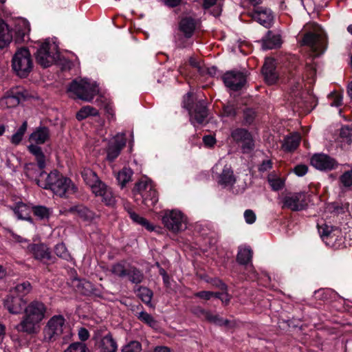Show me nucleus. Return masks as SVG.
I'll list each match as a JSON object with an SVG mask.
<instances>
[{
  "instance_id": "a18cd8bd",
  "label": "nucleus",
  "mask_w": 352,
  "mask_h": 352,
  "mask_svg": "<svg viewBox=\"0 0 352 352\" xmlns=\"http://www.w3.org/2000/svg\"><path fill=\"white\" fill-rule=\"evenodd\" d=\"M54 252L55 254L67 261L72 260V256L69 252L65 244L63 242L57 243L54 248Z\"/></svg>"
},
{
  "instance_id": "f257e3e1",
  "label": "nucleus",
  "mask_w": 352,
  "mask_h": 352,
  "mask_svg": "<svg viewBox=\"0 0 352 352\" xmlns=\"http://www.w3.org/2000/svg\"><path fill=\"white\" fill-rule=\"evenodd\" d=\"M40 170L38 177L35 179L39 187L51 190L60 197H67L77 191L78 188L71 179L63 176L58 170H53L48 174L44 169Z\"/></svg>"
},
{
  "instance_id": "c9c22d12",
  "label": "nucleus",
  "mask_w": 352,
  "mask_h": 352,
  "mask_svg": "<svg viewBox=\"0 0 352 352\" xmlns=\"http://www.w3.org/2000/svg\"><path fill=\"white\" fill-rule=\"evenodd\" d=\"M135 291L138 292V296L145 305L151 307H153L151 300L153 296V292L151 289L147 287L139 286Z\"/></svg>"
},
{
  "instance_id": "f8f14e48",
  "label": "nucleus",
  "mask_w": 352,
  "mask_h": 352,
  "mask_svg": "<svg viewBox=\"0 0 352 352\" xmlns=\"http://www.w3.org/2000/svg\"><path fill=\"white\" fill-rule=\"evenodd\" d=\"M51 44L49 41L42 43L35 53L36 61L43 68H47L52 65L58 56L57 53L50 52Z\"/></svg>"
},
{
  "instance_id": "9b49d317",
  "label": "nucleus",
  "mask_w": 352,
  "mask_h": 352,
  "mask_svg": "<svg viewBox=\"0 0 352 352\" xmlns=\"http://www.w3.org/2000/svg\"><path fill=\"white\" fill-rule=\"evenodd\" d=\"M301 44L311 47L316 53H323L327 48V37L326 35L309 32L304 34Z\"/></svg>"
},
{
  "instance_id": "680f3d73",
  "label": "nucleus",
  "mask_w": 352,
  "mask_h": 352,
  "mask_svg": "<svg viewBox=\"0 0 352 352\" xmlns=\"http://www.w3.org/2000/svg\"><path fill=\"white\" fill-rule=\"evenodd\" d=\"M308 166L304 164H297L294 168V173L298 177H302L306 175L308 171Z\"/></svg>"
},
{
  "instance_id": "f704fd0d",
  "label": "nucleus",
  "mask_w": 352,
  "mask_h": 352,
  "mask_svg": "<svg viewBox=\"0 0 352 352\" xmlns=\"http://www.w3.org/2000/svg\"><path fill=\"white\" fill-rule=\"evenodd\" d=\"M267 182L273 191H279L285 186V179L277 176L275 171L271 172L268 175Z\"/></svg>"
},
{
  "instance_id": "0eeeda50",
  "label": "nucleus",
  "mask_w": 352,
  "mask_h": 352,
  "mask_svg": "<svg viewBox=\"0 0 352 352\" xmlns=\"http://www.w3.org/2000/svg\"><path fill=\"white\" fill-rule=\"evenodd\" d=\"M231 138L239 151L245 155L252 153L256 147L253 134L247 129L238 127L231 132Z\"/></svg>"
},
{
  "instance_id": "aec40b11",
  "label": "nucleus",
  "mask_w": 352,
  "mask_h": 352,
  "mask_svg": "<svg viewBox=\"0 0 352 352\" xmlns=\"http://www.w3.org/2000/svg\"><path fill=\"white\" fill-rule=\"evenodd\" d=\"M190 115V120L192 124L196 123L198 124H202L208 115V109L207 103L204 100H199L197 101L192 110L188 111Z\"/></svg>"
},
{
  "instance_id": "473e14b6",
  "label": "nucleus",
  "mask_w": 352,
  "mask_h": 352,
  "mask_svg": "<svg viewBox=\"0 0 352 352\" xmlns=\"http://www.w3.org/2000/svg\"><path fill=\"white\" fill-rule=\"evenodd\" d=\"M236 182L232 170L228 167L224 166L222 173L219 175V184L226 186H233Z\"/></svg>"
},
{
  "instance_id": "7c9ffc66",
  "label": "nucleus",
  "mask_w": 352,
  "mask_h": 352,
  "mask_svg": "<svg viewBox=\"0 0 352 352\" xmlns=\"http://www.w3.org/2000/svg\"><path fill=\"white\" fill-rule=\"evenodd\" d=\"M78 290L84 296H91L92 294L100 296L98 294V289L95 288L93 283L85 279H78L76 284Z\"/></svg>"
},
{
  "instance_id": "c756f323",
  "label": "nucleus",
  "mask_w": 352,
  "mask_h": 352,
  "mask_svg": "<svg viewBox=\"0 0 352 352\" xmlns=\"http://www.w3.org/2000/svg\"><path fill=\"white\" fill-rule=\"evenodd\" d=\"M126 277L129 280L135 285H139L144 280V274L142 270L138 268L135 265H128V272Z\"/></svg>"
},
{
  "instance_id": "b1692460",
  "label": "nucleus",
  "mask_w": 352,
  "mask_h": 352,
  "mask_svg": "<svg viewBox=\"0 0 352 352\" xmlns=\"http://www.w3.org/2000/svg\"><path fill=\"white\" fill-rule=\"evenodd\" d=\"M10 208L14 212L18 219L26 221L31 224L34 223V220L30 215L32 212V206L23 201H18L13 206H10Z\"/></svg>"
},
{
  "instance_id": "423d86ee",
  "label": "nucleus",
  "mask_w": 352,
  "mask_h": 352,
  "mask_svg": "<svg viewBox=\"0 0 352 352\" xmlns=\"http://www.w3.org/2000/svg\"><path fill=\"white\" fill-rule=\"evenodd\" d=\"M13 73L21 78H27L34 68L32 54L28 47L17 49L12 58Z\"/></svg>"
},
{
  "instance_id": "20e7f679",
  "label": "nucleus",
  "mask_w": 352,
  "mask_h": 352,
  "mask_svg": "<svg viewBox=\"0 0 352 352\" xmlns=\"http://www.w3.org/2000/svg\"><path fill=\"white\" fill-rule=\"evenodd\" d=\"M50 136L49 127L40 125L34 129L28 138L30 144L27 146V150L34 156L39 170H43L46 166V157L40 145L48 142L50 140Z\"/></svg>"
},
{
  "instance_id": "ea45409f",
  "label": "nucleus",
  "mask_w": 352,
  "mask_h": 352,
  "mask_svg": "<svg viewBox=\"0 0 352 352\" xmlns=\"http://www.w3.org/2000/svg\"><path fill=\"white\" fill-rule=\"evenodd\" d=\"M194 2L200 4L205 10H208L214 6L212 12V14L214 16H219L221 13V8L219 5H217V0H194Z\"/></svg>"
},
{
  "instance_id": "3c124183",
  "label": "nucleus",
  "mask_w": 352,
  "mask_h": 352,
  "mask_svg": "<svg viewBox=\"0 0 352 352\" xmlns=\"http://www.w3.org/2000/svg\"><path fill=\"white\" fill-rule=\"evenodd\" d=\"M191 313L199 318L205 320L208 322L211 312L201 306H195L191 308Z\"/></svg>"
},
{
  "instance_id": "58836bf2",
  "label": "nucleus",
  "mask_w": 352,
  "mask_h": 352,
  "mask_svg": "<svg viewBox=\"0 0 352 352\" xmlns=\"http://www.w3.org/2000/svg\"><path fill=\"white\" fill-rule=\"evenodd\" d=\"M301 138L299 135H292L285 139L283 148L285 151L293 152L299 146Z\"/></svg>"
},
{
  "instance_id": "4be33fe9",
  "label": "nucleus",
  "mask_w": 352,
  "mask_h": 352,
  "mask_svg": "<svg viewBox=\"0 0 352 352\" xmlns=\"http://www.w3.org/2000/svg\"><path fill=\"white\" fill-rule=\"evenodd\" d=\"M27 304L26 300L9 292L3 300V306L12 314H19L23 312Z\"/></svg>"
},
{
  "instance_id": "4d7b16f0",
  "label": "nucleus",
  "mask_w": 352,
  "mask_h": 352,
  "mask_svg": "<svg viewBox=\"0 0 352 352\" xmlns=\"http://www.w3.org/2000/svg\"><path fill=\"white\" fill-rule=\"evenodd\" d=\"M222 110L223 115L226 117L234 118L236 116V107L234 102L223 104Z\"/></svg>"
},
{
  "instance_id": "052dcab7",
  "label": "nucleus",
  "mask_w": 352,
  "mask_h": 352,
  "mask_svg": "<svg viewBox=\"0 0 352 352\" xmlns=\"http://www.w3.org/2000/svg\"><path fill=\"white\" fill-rule=\"evenodd\" d=\"M189 64L191 67L196 69L200 75H204L205 73V68L201 66L200 61L195 57L189 58Z\"/></svg>"
},
{
  "instance_id": "8fccbe9b",
  "label": "nucleus",
  "mask_w": 352,
  "mask_h": 352,
  "mask_svg": "<svg viewBox=\"0 0 352 352\" xmlns=\"http://www.w3.org/2000/svg\"><path fill=\"white\" fill-rule=\"evenodd\" d=\"M208 322L219 327H226L228 328H230L231 327L230 320L228 319H224L223 318L219 316L217 314L213 315L212 313L210 314Z\"/></svg>"
},
{
  "instance_id": "4c0bfd02",
  "label": "nucleus",
  "mask_w": 352,
  "mask_h": 352,
  "mask_svg": "<svg viewBox=\"0 0 352 352\" xmlns=\"http://www.w3.org/2000/svg\"><path fill=\"white\" fill-rule=\"evenodd\" d=\"M252 250L250 248H239L236 255V262L242 265H246L252 261Z\"/></svg>"
},
{
  "instance_id": "79ce46f5",
  "label": "nucleus",
  "mask_w": 352,
  "mask_h": 352,
  "mask_svg": "<svg viewBox=\"0 0 352 352\" xmlns=\"http://www.w3.org/2000/svg\"><path fill=\"white\" fill-rule=\"evenodd\" d=\"M150 186H152L150 185L147 181L144 180H139L135 184V186L132 189V194L137 203H138V197L147 191Z\"/></svg>"
},
{
  "instance_id": "2f4dec72",
  "label": "nucleus",
  "mask_w": 352,
  "mask_h": 352,
  "mask_svg": "<svg viewBox=\"0 0 352 352\" xmlns=\"http://www.w3.org/2000/svg\"><path fill=\"white\" fill-rule=\"evenodd\" d=\"M81 176L87 185H88L91 191L93 190L94 186H97L98 182H101L96 172L90 168H85L81 172Z\"/></svg>"
},
{
  "instance_id": "6ab92c4d",
  "label": "nucleus",
  "mask_w": 352,
  "mask_h": 352,
  "mask_svg": "<svg viewBox=\"0 0 352 352\" xmlns=\"http://www.w3.org/2000/svg\"><path fill=\"white\" fill-rule=\"evenodd\" d=\"M252 17L265 28H270L274 24V15L271 9L266 7H255L252 11Z\"/></svg>"
},
{
  "instance_id": "ddd939ff",
  "label": "nucleus",
  "mask_w": 352,
  "mask_h": 352,
  "mask_svg": "<svg viewBox=\"0 0 352 352\" xmlns=\"http://www.w3.org/2000/svg\"><path fill=\"white\" fill-rule=\"evenodd\" d=\"M126 138L124 133H117L111 140L108 142L106 152V159L113 162L120 155L122 150L126 146Z\"/></svg>"
},
{
  "instance_id": "cd10ccee",
  "label": "nucleus",
  "mask_w": 352,
  "mask_h": 352,
  "mask_svg": "<svg viewBox=\"0 0 352 352\" xmlns=\"http://www.w3.org/2000/svg\"><path fill=\"white\" fill-rule=\"evenodd\" d=\"M140 201L148 208L154 207L155 204L158 201V193L157 190L153 186H150L147 191L138 197V202ZM138 204H139V203Z\"/></svg>"
},
{
  "instance_id": "bb28decb",
  "label": "nucleus",
  "mask_w": 352,
  "mask_h": 352,
  "mask_svg": "<svg viewBox=\"0 0 352 352\" xmlns=\"http://www.w3.org/2000/svg\"><path fill=\"white\" fill-rule=\"evenodd\" d=\"M282 45L281 36L268 30L262 38V48L265 50L279 48Z\"/></svg>"
},
{
  "instance_id": "5701e85b",
  "label": "nucleus",
  "mask_w": 352,
  "mask_h": 352,
  "mask_svg": "<svg viewBox=\"0 0 352 352\" xmlns=\"http://www.w3.org/2000/svg\"><path fill=\"white\" fill-rule=\"evenodd\" d=\"M301 194H295L292 196H285L283 199V209H289L292 211L305 210L307 204Z\"/></svg>"
},
{
  "instance_id": "4468645a",
  "label": "nucleus",
  "mask_w": 352,
  "mask_h": 352,
  "mask_svg": "<svg viewBox=\"0 0 352 352\" xmlns=\"http://www.w3.org/2000/svg\"><path fill=\"white\" fill-rule=\"evenodd\" d=\"M226 87L234 91H238L243 89L247 82L246 75L240 71H228L222 76Z\"/></svg>"
},
{
  "instance_id": "864d4df0",
  "label": "nucleus",
  "mask_w": 352,
  "mask_h": 352,
  "mask_svg": "<svg viewBox=\"0 0 352 352\" xmlns=\"http://www.w3.org/2000/svg\"><path fill=\"white\" fill-rule=\"evenodd\" d=\"M256 116V111L252 108H246L243 111V124L245 125H251Z\"/></svg>"
},
{
  "instance_id": "338daca9",
  "label": "nucleus",
  "mask_w": 352,
  "mask_h": 352,
  "mask_svg": "<svg viewBox=\"0 0 352 352\" xmlns=\"http://www.w3.org/2000/svg\"><path fill=\"white\" fill-rule=\"evenodd\" d=\"M194 296L206 300H209L212 298V292L210 291H200L194 294Z\"/></svg>"
},
{
  "instance_id": "603ef678",
  "label": "nucleus",
  "mask_w": 352,
  "mask_h": 352,
  "mask_svg": "<svg viewBox=\"0 0 352 352\" xmlns=\"http://www.w3.org/2000/svg\"><path fill=\"white\" fill-rule=\"evenodd\" d=\"M142 344L137 340H132L122 347L121 352H141Z\"/></svg>"
},
{
  "instance_id": "09e8293b",
  "label": "nucleus",
  "mask_w": 352,
  "mask_h": 352,
  "mask_svg": "<svg viewBox=\"0 0 352 352\" xmlns=\"http://www.w3.org/2000/svg\"><path fill=\"white\" fill-rule=\"evenodd\" d=\"M112 274L120 278H125L126 277L128 272V266L126 267L125 264L123 262H118L112 265L111 267Z\"/></svg>"
},
{
  "instance_id": "de8ad7c7",
  "label": "nucleus",
  "mask_w": 352,
  "mask_h": 352,
  "mask_svg": "<svg viewBox=\"0 0 352 352\" xmlns=\"http://www.w3.org/2000/svg\"><path fill=\"white\" fill-rule=\"evenodd\" d=\"M340 141L350 145L352 142V126L344 125L342 126L339 134Z\"/></svg>"
},
{
  "instance_id": "774afa93",
  "label": "nucleus",
  "mask_w": 352,
  "mask_h": 352,
  "mask_svg": "<svg viewBox=\"0 0 352 352\" xmlns=\"http://www.w3.org/2000/svg\"><path fill=\"white\" fill-rule=\"evenodd\" d=\"M164 6L169 8H175L181 6L184 0H162Z\"/></svg>"
},
{
  "instance_id": "e2e57ef3",
  "label": "nucleus",
  "mask_w": 352,
  "mask_h": 352,
  "mask_svg": "<svg viewBox=\"0 0 352 352\" xmlns=\"http://www.w3.org/2000/svg\"><path fill=\"white\" fill-rule=\"evenodd\" d=\"M334 211L340 214H344L345 212H348L349 214L350 215V212H349V203H345V204H342L341 205L337 204L336 206L334 207Z\"/></svg>"
},
{
  "instance_id": "c03bdc74",
  "label": "nucleus",
  "mask_w": 352,
  "mask_h": 352,
  "mask_svg": "<svg viewBox=\"0 0 352 352\" xmlns=\"http://www.w3.org/2000/svg\"><path fill=\"white\" fill-rule=\"evenodd\" d=\"M135 316L139 320L151 328H155L157 325V320L151 314L144 311L136 312Z\"/></svg>"
},
{
  "instance_id": "f3484780",
  "label": "nucleus",
  "mask_w": 352,
  "mask_h": 352,
  "mask_svg": "<svg viewBox=\"0 0 352 352\" xmlns=\"http://www.w3.org/2000/svg\"><path fill=\"white\" fill-rule=\"evenodd\" d=\"M96 197H100L102 202L107 207L115 208L117 204L116 196L112 188L102 181L94 186L91 191Z\"/></svg>"
},
{
  "instance_id": "bf43d9fd",
  "label": "nucleus",
  "mask_w": 352,
  "mask_h": 352,
  "mask_svg": "<svg viewBox=\"0 0 352 352\" xmlns=\"http://www.w3.org/2000/svg\"><path fill=\"white\" fill-rule=\"evenodd\" d=\"M192 94L191 92H188L184 96L183 101H182V107L188 110V111H190L192 110V107L195 103L192 99Z\"/></svg>"
},
{
  "instance_id": "6e6552de",
  "label": "nucleus",
  "mask_w": 352,
  "mask_h": 352,
  "mask_svg": "<svg viewBox=\"0 0 352 352\" xmlns=\"http://www.w3.org/2000/svg\"><path fill=\"white\" fill-rule=\"evenodd\" d=\"M67 91L72 94L78 99L90 102L94 99L97 90L96 86L89 83L87 80H81L78 82L76 80H73L68 85Z\"/></svg>"
},
{
  "instance_id": "49530a36",
  "label": "nucleus",
  "mask_w": 352,
  "mask_h": 352,
  "mask_svg": "<svg viewBox=\"0 0 352 352\" xmlns=\"http://www.w3.org/2000/svg\"><path fill=\"white\" fill-rule=\"evenodd\" d=\"M129 217L135 223L141 225L142 227L145 228L148 231H153L154 230V226L149 223V221L140 216L138 214H137L135 212H129Z\"/></svg>"
},
{
  "instance_id": "c85d7f7f",
  "label": "nucleus",
  "mask_w": 352,
  "mask_h": 352,
  "mask_svg": "<svg viewBox=\"0 0 352 352\" xmlns=\"http://www.w3.org/2000/svg\"><path fill=\"white\" fill-rule=\"evenodd\" d=\"M100 352H116L118 344L111 333L104 336L99 344Z\"/></svg>"
},
{
  "instance_id": "69168bd1",
  "label": "nucleus",
  "mask_w": 352,
  "mask_h": 352,
  "mask_svg": "<svg viewBox=\"0 0 352 352\" xmlns=\"http://www.w3.org/2000/svg\"><path fill=\"white\" fill-rule=\"evenodd\" d=\"M244 218L247 223L252 224L256 221V214L253 210L248 209L244 212Z\"/></svg>"
},
{
  "instance_id": "393cba45",
  "label": "nucleus",
  "mask_w": 352,
  "mask_h": 352,
  "mask_svg": "<svg viewBox=\"0 0 352 352\" xmlns=\"http://www.w3.org/2000/svg\"><path fill=\"white\" fill-rule=\"evenodd\" d=\"M318 230L320 238L327 245H333L337 239L335 232H338L335 226H328L327 223L318 224Z\"/></svg>"
},
{
  "instance_id": "2eb2a0df",
  "label": "nucleus",
  "mask_w": 352,
  "mask_h": 352,
  "mask_svg": "<svg viewBox=\"0 0 352 352\" xmlns=\"http://www.w3.org/2000/svg\"><path fill=\"white\" fill-rule=\"evenodd\" d=\"M310 164L317 170L324 172L335 170L338 166L334 158L323 153L314 154L310 159Z\"/></svg>"
},
{
  "instance_id": "7ed1b4c3",
  "label": "nucleus",
  "mask_w": 352,
  "mask_h": 352,
  "mask_svg": "<svg viewBox=\"0 0 352 352\" xmlns=\"http://www.w3.org/2000/svg\"><path fill=\"white\" fill-rule=\"evenodd\" d=\"M30 25L25 19H19L14 22L13 30L9 28L8 25L3 19L0 18V48L8 46L12 41L16 43H22L29 38Z\"/></svg>"
},
{
  "instance_id": "a878e982",
  "label": "nucleus",
  "mask_w": 352,
  "mask_h": 352,
  "mask_svg": "<svg viewBox=\"0 0 352 352\" xmlns=\"http://www.w3.org/2000/svg\"><path fill=\"white\" fill-rule=\"evenodd\" d=\"M71 214H77L83 221L91 223L95 219L96 213L83 204H77L69 208Z\"/></svg>"
},
{
  "instance_id": "e433bc0d",
  "label": "nucleus",
  "mask_w": 352,
  "mask_h": 352,
  "mask_svg": "<svg viewBox=\"0 0 352 352\" xmlns=\"http://www.w3.org/2000/svg\"><path fill=\"white\" fill-rule=\"evenodd\" d=\"M31 290L32 285L29 281L26 280L17 284L14 287L10 290V293L24 298V297L29 294Z\"/></svg>"
},
{
  "instance_id": "a211bd4d",
  "label": "nucleus",
  "mask_w": 352,
  "mask_h": 352,
  "mask_svg": "<svg viewBox=\"0 0 352 352\" xmlns=\"http://www.w3.org/2000/svg\"><path fill=\"white\" fill-rule=\"evenodd\" d=\"M28 98V92L19 87L12 88L5 94L1 99V104L8 108H14L19 104L21 101H25Z\"/></svg>"
},
{
  "instance_id": "72a5a7b5",
  "label": "nucleus",
  "mask_w": 352,
  "mask_h": 352,
  "mask_svg": "<svg viewBox=\"0 0 352 352\" xmlns=\"http://www.w3.org/2000/svg\"><path fill=\"white\" fill-rule=\"evenodd\" d=\"M133 175V170L130 167H123L117 174L116 179L121 188L126 186Z\"/></svg>"
},
{
  "instance_id": "0e129e2a",
  "label": "nucleus",
  "mask_w": 352,
  "mask_h": 352,
  "mask_svg": "<svg viewBox=\"0 0 352 352\" xmlns=\"http://www.w3.org/2000/svg\"><path fill=\"white\" fill-rule=\"evenodd\" d=\"M273 163L271 160H263L258 167V170L264 173L272 168Z\"/></svg>"
},
{
  "instance_id": "a19ab883",
  "label": "nucleus",
  "mask_w": 352,
  "mask_h": 352,
  "mask_svg": "<svg viewBox=\"0 0 352 352\" xmlns=\"http://www.w3.org/2000/svg\"><path fill=\"white\" fill-rule=\"evenodd\" d=\"M32 212L39 220H48L51 215L50 209L45 206H32Z\"/></svg>"
},
{
  "instance_id": "6e6d98bb",
  "label": "nucleus",
  "mask_w": 352,
  "mask_h": 352,
  "mask_svg": "<svg viewBox=\"0 0 352 352\" xmlns=\"http://www.w3.org/2000/svg\"><path fill=\"white\" fill-rule=\"evenodd\" d=\"M339 181L341 188H350L352 186V169L344 172L340 177Z\"/></svg>"
},
{
  "instance_id": "37998d69",
  "label": "nucleus",
  "mask_w": 352,
  "mask_h": 352,
  "mask_svg": "<svg viewBox=\"0 0 352 352\" xmlns=\"http://www.w3.org/2000/svg\"><path fill=\"white\" fill-rule=\"evenodd\" d=\"M28 122L24 121L17 131L11 136L10 142L17 146L21 144L28 129Z\"/></svg>"
},
{
  "instance_id": "412c9836",
  "label": "nucleus",
  "mask_w": 352,
  "mask_h": 352,
  "mask_svg": "<svg viewBox=\"0 0 352 352\" xmlns=\"http://www.w3.org/2000/svg\"><path fill=\"white\" fill-rule=\"evenodd\" d=\"M261 73L263 76L265 82L267 85H272L278 82L279 75L276 71L274 58L270 57L265 58V63L261 69Z\"/></svg>"
},
{
  "instance_id": "13d9d810",
  "label": "nucleus",
  "mask_w": 352,
  "mask_h": 352,
  "mask_svg": "<svg viewBox=\"0 0 352 352\" xmlns=\"http://www.w3.org/2000/svg\"><path fill=\"white\" fill-rule=\"evenodd\" d=\"M328 99L331 106L339 107L342 104V95L340 93L334 91L328 95Z\"/></svg>"
},
{
  "instance_id": "39448f33",
  "label": "nucleus",
  "mask_w": 352,
  "mask_h": 352,
  "mask_svg": "<svg viewBox=\"0 0 352 352\" xmlns=\"http://www.w3.org/2000/svg\"><path fill=\"white\" fill-rule=\"evenodd\" d=\"M199 23V20L192 16L180 17L173 35V42L177 48L184 49L192 44V37Z\"/></svg>"
},
{
  "instance_id": "9d476101",
  "label": "nucleus",
  "mask_w": 352,
  "mask_h": 352,
  "mask_svg": "<svg viewBox=\"0 0 352 352\" xmlns=\"http://www.w3.org/2000/svg\"><path fill=\"white\" fill-rule=\"evenodd\" d=\"M65 322V320L61 315L52 317L43 329L45 340L48 341L56 340L63 333V327Z\"/></svg>"
},
{
  "instance_id": "1a4fd4ad",
  "label": "nucleus",
  "mask_w": 352,
  "mask_h": 352,
  "mask_svg": "<svg viewBox=\"0 0 352 352\" xmlns=\"http://www.w3.org/2000/svg\"><path fill=\"white\" fill-rule=\"evenodd\" d=\"M162 221L164 226L174 233L186 228V218L180 210L177 209L165 210Z\"/></svg>"
},
{
  "instance_id": "dca6fc26",
  "label": "nucleus",
  "mask_w": 352,
  "mask_h": 352,
  "mask_svg": "<svg viewBox=\"0 0 352 352\" xmlns=\"http://www.w3.org/2000/svg\"><path fill=\"white\" fill-rule=\"evenodd\" d=\"M27 250L34 259L41 262L49 261L54 263L56 261V256L52 254L50 249L43 243H30L27 247Z\"/></svg>"
},
{
  "instance_id": "f03ea898",
  "label": "nucleus",
  "mask_w": 352,
  "mask_h": 352,
  "mask_svg": "<svg viewBox=\"0 0 352 352\" xmlns=\"http://www.w3.org/2000/svg\"><path fill=\"white\" fill-rule=\"evenodd\" d=\"M47 307L39 300H33L25 305L21 322L16 326L18 332L28 335L36 334L38 332L41 322L46 316Z\"/></svg>"
},
{
  "instance_id": "5fc2aeb1",
  "label": "nucleus",
  "mask_w": 352,
  "mask_h": 352,
  "mask_svg": "<svg viewBox=\"0 0 352 352\" xmlns=\"http://www.w3.org/2000/svg\"><path fill=\"white\" fill-rule=\"evenodd\" d=\"M64 352H89V350L85 343L76 342L70 344Z\"/></svg>"
}]
</instances>
